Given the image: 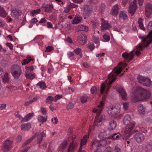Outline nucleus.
Listing matches in <instances>:
<instances>
[{"mask_svg":"<svg viewBox=\"0 0 152 152\" xmlns=\"http://www.w3.org/2000/svg\"><path fill=\"white\" fill-rule=\"evenodd\" d=\"M134 138L137 142H140L143 141L145 137L143 134L140 132H139L136 133L135 134Z\"/></svg>","mask_w":152,"mask_h":152,"instance_id":"9b49d317","label":"nucleus"},{"mask_svg":"<svg viewBox=\"0 0 152 152\" xmlns=\"http://www.w3.org/2000/svg\"><path fill=\"white\" fill-rule=\"evenodd\" d=\"M45 136V134L44 132H42L39 135L38 139L37 142L40 144V142L42 141L43 137Z\"/></svg>","mask_w":152,"mask_h":152,"instance_id":"72a5a7b5","label":"nucleus"},{"mask_svg":"<svg viewBox=\"0 0 152 152\" xmlns=\"http://www.w3.org/2000/svg\"><path fill=\"white\" fill-rule=\"evenodd\" d=\"M106 119V118L105 115L99 114L96 117L94 124L96 126H99L101 125L102 122L105 121Z\"/></svg>","mask_w":152,"mask_h":152,"instance_id":"423d86ee","label":"nucleus"},{"mask_svg":"<svg viewBox=\"0 0 152 152\" xmlns=\"http://www.w3.org/2000/svg\"><path fill=\"white\" fill-rule=\"evenodd\" d=\"M53 49V48L52 47L49 46L46 48L45 52H48L51 51Z\"/></svg>","mask_w":152,"mask_h":152,"instance_id":"e2e57ef3","label":"nucleus"},{"mask_svg":"<svg viewBox=\"0 0 152 152\" xmlns=\"http://www.w3.org/2000/svg\"><path fill=\"white\" fill-rule=\"evenodd\" d=\"M26 69L27 70L26 73H30L33 70L34 68L33 66H31L29 67H26Z\"/></svg>","mask_w":152,"mask_h":152,"instance_id":"8fccbe9b","label":"nucleus"},{"mask_svg":"<svg viewBox=\"0 0 152 152\" xmlns=\"http://www.w3.org/2000/svg\"><path fill=\"white\" fill-rule=\"evenodd\" d=\"M129 103L128 102H125L123 104V108L125 110H128L129 107Z\"/></svg>","mask_w":152,"mask_h":152,"instance_id":"de8ad7c7","label":"nucleus"},{"mask_svg":"<svg viewBox=\"0 0 152 152\" xmlns=\"http://www.w3.org/2000/svg\"><path fill=\"white\" fill-rule=\"evenodd\" d=\"M96 91L97 88L95 86H93L91 89V92L92 94L94 93Z\"/></svg>","mask_w":152,"mask_h":152,"instance_id":"680f3d73","label":"nucleus"},{"mask_svg":"<svg viewBox=\"0 0 152 152\" xmlns=\"http://www.w3.org/2000/svg\"><path fill=\"white\" fill-rule=\"evenodd\" d=\"M134 50H132L129 54L127 53H123L122 54V56L125 58H128L129 60H131L132 59L134 56V54L133 53Z\"/></svg>","mask_w":152,"mask_h":152,"instance_id":"ddd939ff","label":"nucleus"},{"mask_svg":"<svg viewBox=\"0 0 152 152\" xmlns=\"http://www.w3.org/2000/svg\"><path fill=\"white\" fill-rule=\"evenodd\" d=\"M91 12V8L88 5H85L83 7V14L86 16H89Z\"/></svg>","mask_w":152,"mask_h":152,"instance_id":"f8f14e48","label":"nucleus"},{"mask_svg":"<svg viewBox=\"0 0 152 152\" xmlns=\"http://www.w3.org/2000/svg\"><path fill=\"white\" fill-rule=\"evenodd\" d=\"M137 93L135 97V100L137 102L148 99L151 96L149 91L140 87L137 88Z\"/></svg>","mask_w":152,"mask_h":152,"instance_id":"7ed1b4c3","label":"nucleus"},{"mask_svg":"<svg viewBox=\"0 0 152 152\" xmlns=\"http://www.w3.org/2000/svg\"><path fill=\"white\" fill-rule=\"evenodd\" d=\"M89 135H87L84 136L83 137L81 140V144L84 145L86 143V140L88 138Z\"/></svg>","mask_w":152,"mask_h":152,"instance_id":"e433bc0d","label":"nucleus"},{"mask_svg":"<svg viewBox=\"0 0 152 152\" xmlns=\"http://www.w3.org/2000/svg\"><path fill=\"white\" fill-rule=\"evenodd\" d=\"M100 143V146H106L107 144V141L105 140H103L99 141Z\"/></svg>","mask_w":152,"mask_h":152,"instance_id":"6e6d98bb","label":"nucleus"},{"mask_svg":"<svg viewBox=\"0 0 152 152\" xmlns=\"http://www.w3.org/2000/svg\"><path fill=\"white\" fill-rule=\"evenodd\" d=\"M92 40L93 42L95 43H98L99 42V38L98 37L93 36L92 38Z\"/></svg>","mask_w":152,"mask_h":152,"instance_id":"864d4df0","label":"nucleus"},{"mask_svg":"<svg viewBox=\"0 0 152 152\" xmlns=\"http://www.w3.org/2000/svg\"><path fill=\"white\" fill-rule=\"evenodd\" d=\"M22 14L21 10L19 9L15 8H12L11 9V15L15 19H18L19 16H21Z\"/></svg>","mask_w":152,"mask_h":152,"instance_id":"0eeeda50","label":"nucleus"},{"mask_svg":"<svg viewBox=\"0 0 152 152\" xmlns=\"http://www.w3.org/2000/svg\"><path fill=\"white\" fill-rule=\"evenodd\" d=\"M109 80L108 82L109 83L107 84V87L109 88L111 86V84L114 82L116 80V78L115 77V75H113L112 73H110L109 75Z\"/></svg>","mask_w":152,"mask_h":152,"instance_id":"a211bd4d","label":"nucleus"},{"mask_svg":"<svg viewBox=\"0 0 152 152\" xmlns=\"http://www.w3.org/2000/svg\"><path fill=\"white\" fill-rule=\"evenodd\" d=\"M67 142L66 141L64 140L63 141L59 147L58 149V151H61L65 149L67 145Z\"/></svg>","mask_w":152,"mask_h":152,"instance_id":"bb28decb","label":"nucleus"},{"mask_svg":"<svg viewBox=\"0 0 152 152\" xmlns=\"http://www.w3.org/2000/svg\"><path fill=\"white\" fill-rule=\"evenodd\" d=\"M33 115L34 113H29L24 118V119L22 121L25 122L28 121V120L31 118Z\"/></svg>","mask_w":152,"mask_h":152,"instance_id":"2f4dec72","label":"nucleus"},{"mask_svg":"<svg viewBox=\"0 0 152 152\" xmlns=\"http://www.w3.org/2000/svg\"><path fill=\"white\" fill-rule=\"evenodd\" d=\"M119 17L121 19L124 20H126L128 18L126 12L123 11L120 12Z\"/></svg>","mask_w":152,"mask_h":152,"instance_id":"c756f323","label":"nucleus"},{"mask_svg":"<svg viewBox=\"0 0 152 152\" xmlns=\"http://www.w3.org/2000/svg\"><path fill=\"white\" fill-rule=\"evenodd\" d=\"M51 121L53 122V124H55L57 123L58 120L56 117H54L52 118Z\"/></svg>","mask_w":152,"mask_h":152,"instance_id":"052dcab7","label":"nucleus"},{"mask_svg":"<svg viewBox=\"0 0 152 152\" xmlns=\"http://www.w3.org/2000/svg\"><path fill=\"white\" fill-rule=\"evenodd\" d=\"M116 90L121 95L123 99L127 100V95L124 90L121 88H116Z\"/></svg>","mask_w":152,"mask_h":152,"instance_id":"4468645a","label":"nucleus"},{"mask_svg":"<svg viewBox=\"0 0 152 152\" xmlns=\"http://www.w3.org/2000/svg\"><path fill=\"white\" fill-rule=\"evenodd\" d=\"M79 43L80 45L84 44L87 40V37L85 34H81L78 37Z\"/></svg>","mask_w":152,"mask_h":152,"instance_id":"f3484780","label":"nucleus"},{"mask_svg":"<svg viewBox=\"0 0 152 152\" xmlns=\"http://www.w3.org/2000/svg\"><path fill=\"white\" fill-rule=\"evenodd\" d=\"M138 111L140 115H144L145 114V110L142 104H140L139 105L138 108Z\"/></svg>","mask_w":152,"mask_h":152,"instance_id":"b1692460","label":"nucleus"},{"mask_svg":"<svg viewBox=\"0 0 152 152\" xmlns=\"http://www.w3.org/2000/svg\"><path fill=\"white\" fill-rule=\"evenodd\" d=\"M146 78V77L142 76L141 75H139L137 77V79L138 82L142 84L144 82Z\"/></svg>","mask_w":152,"mask_h":152,"instance_id":"c9c22d12","label":"nucleus"},{"mask_svg":"<svg viewBox=\"0 0 152 152\" xmlns=\"http://www.w3.org/2000/svg\"><path fill=\"white\" fill-rule=\"evenodd\" d=\"M53 9V7L52 5H49L47 6L45 8V11L47 12H51Z\"/></svg>","mask_w":152,"mask_h":152,"instance_id":"a19ab883","label":"nucleus"},{"mask_svg":"<svg viewBox=\"0 0 152 152\" xmlns=\"http://www.w3.org/2000/svg\"><path fill=\"white\" fill-rule=\"evenodd\" d=\"M47 27L48 28H52L53 25L50 22H48L47 23Z\"/></svg>","mask_w":152,"mask_h":152,"instance_id":"69168bd1","label":"nucleus"},{"mask_svg":"<svg viewBox=\"0 0 152 152\" xmlns=\"http://www.w3.org/2000/svg\"><path fill=\"white\" fill-rule=\"evenodd\" d=\"M6 107V104H0V110H1L5 109Z\"/></svg>","mask_w":152,"mask_h":152,"instance_id":"0e129e2a","label":"nucleus"},{"mask_svg":"<svg viewBox=\"0 0 152 152\" xmlns=\"http://www.w3.org/2000/svg\"><path fill=\"white\" fill-rule=\"evenodd\" d=\"M138 23L139 24V26L140 28L141 29L145 30V28L144 27L142 22V18H140L139 19L138 21Z\"/></svg>","mask_w":152,"mask_h":152,"instance_id":"58836bf2","label":"nucleus"},{"mask_svg":"<svg viewBox=\"0 0 152 152\" xmlns=\"http://www.w3.org/2000/svg\"><path fill=\"white\" fill-rule=\"evenodd\" d=\"M123 122L124 125L126 126L123 134L126 137H130L133 132V129L135 126V124L131 121V117L129 115H126L124 116Z\"/></svg>","mask_w":152,"mask_h":152,"instance_id":"f03ea898","label":"nucleus"},{"mask_svg":"<svg viewBox=\"0 0 152 152\" xmlns=\"http://www.w3.org/2000/svg\"><path fill=\"white\" fill-rule=\"evenodd\" d=\"M74 52L76 55H80L82 57L81 49L79 48H77L74 50Z\"/></svg>","mask_w":152,"mask_h":152,"instance_id":"c03bdc74","label":"nucleus"},{"mask_svg":"<svg viewBox=\"0 0 152 152\" xmlns=\"http://www.w3.org/2000/svg\"><path fill=\"white\" fill-rule=\"evenodd\" d=\"M33 60L32 58H26L24 59L22 62V64L23 65H26L29 63L31 61Z\"/></svg>","mask_w":152,"mask_h":152,"instance_id":"49530a36","label":"nucleus"},{"mask_svg":"<svg viewBox=\"0 0 152 152\" xmlns=\"http://www.w3.org/2000/svg\"><path fill=\"white\" fill-rule=\"evenodd\" d=\"M137 2L136 0H134L132 4L130 5L129 10V12L131 15L133 16L135 12V10L137 9V6L136 5Z\"/></svg>","mask_w":152,"mask_h":152,"instance_id":"9d476101","label":"nucleus"},{"mask_svg":"<svg viewBox=\"0 0 152 152\" xmlns=\"http://www.w3.org/2000/svg\"><path fill=\"white\" fill-rule=\"evenodd\" d=\"M37 120L39 122L43 123L47 121V117L41 116L38 118Z\"/></svg>","mask_w":152,"mask_h":152,"instance_id":"f704fd0d","label":"nucleus"},{"mask_svg":"<svg viewBox=\"0 0 152 152\" xmlns=\"http://www.w3.org/2000/svg\"><path fill=\"white\" fill-rule=\"evenodd\" d=\"M26 76L27 79L32 80L34 78L35 75L34 73H26Z\"/></svg>","mask_w":152,"mask_h":152,"instance_id":"473e14b6","label":"nucleus"},{"mask_svg":"<svg viewBox=\"0 0 152 152\" xmlns=\"http://www.w3.org/2000/svg\"><path fill=\"white\" fill-rule=\"evenodd\" d=\"M147 151H151L152 150V143H150L147 145L146 146Z\"/></svg>","mask_w":152,"mask_h":152,"instance_id":"603ef678","label":"nucleus"},{"mask_svg":"<svg viewBox=\"0 0 152 152\" xmlns=\"http://www.w3.org/2000/svg\"><path fill=\"white\" fill-rule=\"evenodd\" d=\"M151 81L148 78L146 77L145 79L142 83V85L144 86H151Z\"/></svg>","mask_w":152,"mask_h":152,"instance_id":"7c9ffc66","label":"nucleus"},{"mask_svg":"<svg viewBox=\"0 0 152 152\" xmlns=\"http://www.w3.org/2000/svg\"><path fill=\"white\" fill-rule=\"evenodd\" d=\"M62 97V95H56L54 98V100L55 102H56L58 99L61 98Z\"/></svg>","mask_w":152,"mask_h":152,"instance_id":"bf43d9fd","label":"nucleus"},{"mask_svg":"<svg viewBox=\"0 0 152 152\" xmlns=\"http://www.w3.org/2000/svg\"><path fill=\"white\" fill-rule=\"evenodd\" d=\"M109 129L110 130H113L116 126V122L115 120H113L109 122Z\"/></svg>","mask_w":152,"mask_h":152,"instance_id":"4be33fe9","label":"nucleus"},{"mask_svg":"<svg viewBox=\"0 0 152 152\" xmlns=\"http://www.w3.org/2000/svg\"><path fill=\"white\" fill-rule=\"evenodd\" d=\"M77 146V144L72 142L69 145V149L67 152H72L75 150Z\"/></svg>","mask_w":152,"mask_h":152,"instance_id":"393cba45","label":"nucleus"},{"mask_svg":"<svg viewBox=\"0 0 152 152\" xmlns=\"http://www.w3.org/2000/svg\"><path fill=\"white\" fill-rule=\"evenodd\" d=\"M12 142L9 140H7L4 143L2 147V150L7 152L10 151L11 148Z\"/></svg>","mask_w":152,"mask_h":152,"instance_id":"1a4fd4ad","label":"nucleus"},{"mask_svg":"<svg viewBox=\"0 0 152 152\" xmlns=\"http://www.w3.org/2000/svg\"><path fill=\"white\" fill-rule=\"evenodd\" d=\"M11 72L12 75L15 78H18L21 73V67L17 65H14L11 68Z\"/></svg>","mask_w":152,"mask_h":152,"instance_id":"39448f33","label":"nucleus"},{"mask_svg":"<svg viewBox=\"0 0 152 152\" xmlns=\"http://www.w3.org/2000/svg\"><path fill=\"white\" fill-rule=\"evenodd\" d=\"M121 107V106L119 104L110 107L108 108L107 113L110 115L116 117L120 112Z\"/></svg>","mask_w":152,"mask_h":152,"instance_id":"20e7f679","label":"nucleus"},{"mask_svg":"<svg viewBox=\"0 0 152 152\" xmlns=\"http://www.w3.org/2000/svg\"><path fill=\"white\" fill-rule=\"evenodd\" d=\"M34 136H33L30 139L27 140L26 142H25L23 144V146H25L27 145L28 143H29L35 137Z\"/></svg>","mask_w":152,"mask_h":152,"instance_id":"5fc2aeb1","label":"nucleus"},{"mask_svg":"<svg viewBox=\"0 0 152 152\" xmlns=\"http://www.w3.org/2000/svg\"><path fill=\"white\" fill-rule=\"evenodd\" d=\"M91 145L92 148L95 147H96L97 149L98 147L100 146L99 141H98L97 140L93 141L91 143Z\"/></svg>","mask_w":152,"mask_h":152,"instance_id":"cd10ccee","label":"nucleus"},{"mask_svg":"<svg viewBox=\"0 0 152 152\" xmlns=\"http://www.w3.org/2000/svg\"><path fill=\"white\" fill-rule=\"evenodd\" d=\"M79 29L80 30L85 31H87L88 30V28L87 26L82 25L79 26Z\"/></svg>","mask_w":152,"mask_h":152,"instance_id":"ea45409f","label":"nucleus"},{"mask_svg":"<svg viewBox=\"0 0 152 152\" xmlns=\"http://www.w3.org/2000/svg\"><path fill=\"white\" fill-rule=\"evenodd\" d=\"M37 87L42 90L45 89L46 88V86L44 82L40 81L37 84Z\"/></svg>","mask_w":152,"mask_h":152,"instance_id":"a878e982","label":"nucleus"},{"mask_svg":"<svg viewBox=\"0 0 152 152\" xmlns=\"http://www.w3.org/2000/svg\"><path fill=\"white\" fill-rule=\"evenodd\" d=\"M41 11L40 9L32 10L31 11L30 14L31 16H33L36 14H38Z\"/></svg>","mask_w":152,"mask_h":152,"instance_id":"37998d69","label":"nucleus"},{"mask_svg":"<svg viewBox=\"0 0 152 152\" xmlns=\"http://www.w3.org/2000/svg\"><path fill=\"white\" fill-rule=\"evenodd\" d=\"M104 106V103L102 101L97 106L96 108H95L93 110V112L95 113H99L102 111Z\"/></svg>","mask_w":152,"mask_h":152,"instance_id":"2eb2a0df","label":"nucleus"},{"mask_svg":"<svg viewBox=\"0 0 152 152\" xmlns=\"http://www.w3.org/2000/svg\"><path fill=\"white\" fill-rule=\"evenodd\" d=\"M152 9V6L150 4H148L145 7V15L147 17H148L151 15Z\"/></svg>","mask_w":152,"mask_h":152,"instance_id":"6ab92c4d","label":"nucleus"},{"mask_svg":"<svg viewBox=\"0 0 152 152\" xmlns=\"http://www.w3.org/2000/svg\"><path fill=\"white\" fill-rule=\"evenodd\" d=\"M7 15V14L4 8L0 6V16L4 18Z\"/></svg>","mask_w":152,"mask_h":152,"instance_id":"c85d7f7f","label":"nucleus"},{"mask_svg":"<svg viewBox=\"0 0 152 152\" xmlns=\"http://www.w3.org/2000/svg\"><path fill=\"white\" fill-rule=\"evenodd\" d=\"M147 29L149 31L148 35L146 37L142 36L139 37V38L142 39L143 43L141 45H137L136 46L137 48L141 50H142L152 42V21H150L148 23Z\"/></svg>","mask_w":152,"mask_h":152,"instance_id":"f257e3e1","label":"nucleus"},{"mask_svg":"<svg viewBox=\"0 0 152 152\" xmlns=\"http://www.w3.org/2000/svg\"><path fill=\"white\" fill-rule=\"evenodd\" d=\"M105 85L104 83H102L101 86L100 92L101 94H102L104 91L105 89Z\"/></svg>","mask_w":152,"mask_h":152,"instance_id":"09e8293b","label":"nucleus"},{"mask_svg":"<svg viewBox=\"0 0 152 152\" xmlns=\"http://www.w3.org/2000/svg\"><path fill=\"white\" fill-rule=\"evenodd\" d=\"M111 28V26L107 21H105L104 20H102L101 26V30L102 31Z\"/></svg>","mask_w":152,"mask_h":152,"instance_id":"dca6fc26","label":"nucleus"},{"mask_svg":"<svg viewBox=\"0 0 152 152\" xmlns=\"http://www.w3.org/2000/svg\"><path fill=\"white\" fill-rule=\"evenodd\" d=\"M103 37L105 40V41H109L110 40V37L109 36L104 34L103 35Z\"/></svg>","mask_w":152,"mask_h":152,"instance_id":"13d9d810","label":"nucleus"},{"mask_svg":"<svg viewBox=\"0 0 152 152\" xmlns=\"http://www.w3.org/2000/svg\"><path fill=\"white\" fill-rule=\"evenodd\" d=\"M40 110H41L42 113L44 115H45L47 114V111L46 109L42 107L40 108Z\"/></svg>","mask_w":152,"mask_h":152,"instance_id":"4d7b16f0","label":"nucleus"},{"mask_svg":"<svg viewBox=\"0 0 152 152\" xmlns=\"http://www.w3.org/2000/svg\"><path fill=\"white\" fill-rule=\"evenodd\" d=\"M31 126L30 123L24 124L21 125V129L23 131H27L30 129Z\"/></svg>","mask_w":152,"mask_h":152,"instance_id":"5701e85b","label":"nucleus"},{"mask_svg":"<svg viewBox=\"0 0 152 152\" xmlns=\"http://www.w3.org/2000/svg\"><path fill=\"white\" fill-rule=\"evenodd\" d=\"M88 99V97L86 95H84L82 96L80 98L81 102L82 103H84L86 102Z\"/></svg>","mask_w":152,"mask_h":152,"instance_id":"79ce46f5","label":"nucleus"},{"mask_svg":"<svg viewBox=\"0 0 152 152\" xmlns=\"http://www.w3.org/2000/svg\"><path fill=\"white\" fill-rule=\"evenodd\" d=\"M88 48L91 50H92L94 49L95 47L94 45L93 44L88 45Z\"/></svg>","mask_w":152,"mask_h":152,"instance_id":"338daca9","label":"nucleus"},{"mask_svg":"<svg viewBox=\"0 0 152 152\" xmlns=\"http://www.w3.org/2000/svg\"><path fill=\"white\" fill-rule=\"evenodd\" d=\"M2 79L4 83L8 82L9 81L8 74L7 72H6L4 76L2 77Z\"/></svg>","mask_w":152,"mask_h":152,"instance_id":"4c0bfd02","label":"nucleus"},{"mask_svg":"<svg viewBox=\"0 0 152 152\" xmlns=\"http://www.w3.org/2000/svg\"><path fill=\"white\" fill-rule=\"evenodd\" d=\"M124 133V131L123 132L122 134H120L119 133H116L114 134L113 135L110 137H106L107 139H111L113 140H116L118 139H120L121 140L126 139V138H129V137H127L125 136L123 134Z\"/></svg>","mask_w":152,"mask_h":152,"instance_id":"6e6552de","label":"nucleus"},{"mask_svg":"<svg viewBox=\"0 0 152 152\" xmlns=\"http://www.w3.org/2000/svg\"><path fill=\"white\" fill-rule=\"evenodd\" d=\"M118 6L116 4L111 9V13L112 15L114 16H116L118 13Z\"/></svg>","mask_w":152,"mask_h":152,"instance_id":"aec40b11","label":"nucleus"},{"mask_svg":"<svg viewBox=\"0 0 152 152\" xmlns=\"http://www.w3.org/2000/svg\"><path fill=\"white\" fill-rule=\"evenodd\" d=\"M82 20V18L80 16L76 15L72 21L73 24H77L80 22Z\"/></svg>","mask_w":152,"mask_h":152,"instance_id":"412c9836","label":"nucleus"},{"mask_svg":"<svg viewBox=\"0 0 152 152\" xmlns=\"http://www.w3.org/2000/svg\"><path fill=\"white\" fill-rule=\"evenodd\" d=\"M112 149L110 147H107L105 150V152H112Z\"/></svg>","mask_w":152,"mask_h":152,"instance_id":"774afa93","label":"nucleus"},{"mask_svg":"<svg viewBox=\"0 0 152 152\" xmlns=\"http://www.w3.org/2000/svg\"><path fill=\"white\" fill-rule=\"evenodd\" d=\"M53 100H54V98L51 96H49L46 99V102L47 103L50 104Z\"/></svg>","mask_w":152,"mask_h":152,"instance_id":"a18cd8bd","label":"nucleus"},{"mask_svg":"<svg viewBox=\"0 0 152 152\" xmlns=\"http://www.w3.org/2000/svg\"><path fill=\"white\" fill-rule=\"evenodd\" d=\"M114 70L115 73L117 74H118L121 72L122 70V67H121L118 68H115Z\"/></svg>","mask_w":152,"mask_h":152,"instance_id":"3c124183","label":"nucleus"}]
</instances>
